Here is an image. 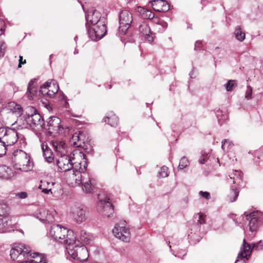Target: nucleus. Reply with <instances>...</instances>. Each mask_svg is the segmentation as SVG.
I'll use <instances>...</instances> for the list:
<instances>
[{"mask_svg": "<svg viewBox=\"0 0 263 263\" xmlns=\"http://www.w3.org/2000/svg\"><path fill=\"white\" fill-rule=\"evenodd\" d=\"M35 81V79L31 80L28 83L25 97L29 100L38 99V98L41 97V96L48 98H52L58 92L59 89V85L55 80L46 82L41 86L39 91H37L36 88L33 86V83Z\"/></svg>", "mask_w": 263, "mask_h": 263, "instance_id": "obj_1", "label": "nucleus"}, {"mask_svg": "<svg viewBox=\"0 0 263 263\" xmlns=\"http://www.w3.org/2000/svg\"><path fill=\"white\" fill-rule=\"evenodd\" d=\"M22 118H17L14 123L11 124L12 128H0V138L5 147L13 145L17 141L18 138V133L15 128H26V125L22 124Z\"/></svg>", "mask_w": 263, "mask_h": 263, "instance_id": "obj_2", "label": "nucleus"}, {"mask_svg": "<svg viewBox=\"0 0 263 263\" xmlns=\"http://www.w3.org/2000/svg\"><path fill=\"white\" fill-rule=\"evenodd\" d=\"M50 234L55 240L68 246H71L76 242L73 232L59 224L51 226Z\"/></svg>", "mask_w": 263, "mask_h": 263, "instance_id": "obj_3", "label": "nucleus"}, {"mask_svg": "<svg viewBox=\"0 0 263 263\" xmlns=\"http://www.w3.org/2000/svg\"><path fill=\"white\" fill-rule=\"evenodd\" d=\"M79 158L81 159V161L85 160V155L78 150L74 151L70 155H61L57 160L59 170L61 172L70 171L74 167L76 162H78Z\"/></svg>", "mask_w": 263, "mask_h": 263, "instance_id": "obj_4", "label": "nucleus"}, {"mask_svg": "<svg viewBox=\"0 0 263 263\" xmlns=\"http://www.w3.org/2000/svg\"><path fill=\"white\" fill-rule=\"evenodd\" d=\"M12 162L14 167L17 170L26 172L32 168L29 156L22 150H16L13 153Z\"/></svg>", "mask_w": 263, "mask_h": 263, "instance_id": "obj_5", "label": "nucleus"}, {"mask_svg": "<svg viewBox=\"0 0 263 263\" xmlns=\"http://www.w3.org/2000/svg\"><path fill=\"white\" fill-rule=\"evenodd\" d=\"M87 167V163L85 160L76 162L74 167L66 174L67 181L71 185H79L81 183L82 175V172H84Z\"/></svg>", "mask_w": 263, "mask_h": 263, "instance_id": "obj_6", "label": "nucleus"}, {"mask_svg": "<svg viewBox=\"0 0 263 263\" xmlns=\"http://www.w3.org/2000/svg\"><path fill=\"white\" fill-rule=\"evenodd\" d=\"M61 120L57 117H51L48 118L46 125L44 128L47 131L50 136L55 137L60 134L64 129L61 124Z\"/></svg>", "mask_w": 263, "mask_h": 263, "instance_id": "obj_7", "label": "nucleus"}, {"mask_svg": "<svg viewBox=\"0 0 263 263\" xmlns=\"http://www.w3.org/2000/svg\"><path fill=\"white\" fill-rule=\"evenodd\" d=\"M70 214L73 220L79 224L85 221L88 217L86 208L79 203L75 204L71 206Z\"/></svg>", "mask_w": 263, "mask_h": 263, "instance_id": "obj_8", "label": "nucleus"}, {"mask_svg": "<svg viewBox=\"0 0 263 263\" xmlns=\"http://www.w3.org/2000/svg\"><path fill=\"white\" fill-rule=\"evenodd\" d=\"M92 28L87 29V32L89 37L92 41H97L101 39L106 33L107 29L104 20L99 22Z\"/></svg>", "mask_w": 263, "mask_h": 263, "instance_id": "obj_9", "label": "nucleus"}, {"mask_svg": "<svg viewBox=\"0 0 263 263\" xmlns=\"http://www.w3.org/2000/svg\"><path fill=\"white\" fill-rule=\"evenodd\" d=\"M24 117L26 123L23 122L22 124L26 125V128H27L28 126L29 125L32 129L40 130L45 126L44 119L39 113L34 112L30 116L28 115L27 117Z\"/></svg>", "mask_w": 263, "mask_h": 263, "instance_id": "obj_10", "label": "nucleus"}, {"mask_svg": "<svg viewBox=\"0 0 263 263\" xmlns=\"http://www.w3.org/2000/svg\"><path fill=\"white\" fill-rule=\"evenodd\" d=\"M68 253L72 258L80 261L86 260L89 256L87 249L84 245L79 246L78 245H76L72 248H71V246H69Z\"/></svg>", "mask_w": 263, "mask_h": 263, "instance_id": "obj_11", "label": "nucleus"}, {"mask_svg": "<svg viewBox=\"0 0 263 263\" xmlns=\"http://www.w3.org/2000/svg\"><path fill=\"white\" fill-rule=\"evenodd\" d=\"M133 15L128 10H123L119 16V32L121 34H126L133 22Z\"/></svg>", "mask_w": 263, "mask_h": 263, "instance_id": "obj_12", "label": "nucleus"}, {"mask_svg": "<svg viewBox=\"0 0 263 263\" xmlns=\"http://www.w3.org/2000/svg\"><path fill=\"white\" fill-rule=\"evenodd\" d=\"M85 18L87 29L90 27V25L95 26L99 22L103 21L101 20V13L93 8H91L87 11Z\"/></svg>", "mask_w": 263, "mask_h": 263, "instance_id": "obj_13", "label": "nucleus"}, {"mask_svg": "<svg viewBox=\"0 0 263 263\" xmlns=\"http://www.w3.org/2000/svg\"><path fill=\"white\" fill-rule=\"evenodd\" d=\"M246 217L249 221L248 226L250 231H256L261 220L260 213L254 211L247 215Z\"/></svg>", "mask_w": 263, "mask_h": 263, "instance_id": "obj_14", "label": "nucleus"}, {"mask_svg": "<svg viewBox=\"0 0 263 263\" xmlns=\"http://www.w3.org/2000/svg\"><path fill=\"white\" fill-rule=\"evenodd\" d=\"M99 212L104 216L110 217L114 214V208L109 199H100L98 203Z\"/></svg>", "mask_w": 263, "mask_h": 263, "instance_id": "obj_15", "label": "nucleus"}, {"mask_svg": "<svg viewBox=\"0 0 263 263\" xmlns=\"http://www.w3.org/2000/svg\"><path fill=\"white\" fill-rule=\"evenodd\" d=\"M114 235L124 242H129L130 239V233L128 228L119 227L116 224L112 230Z\"/></svg>", "mask_w": 263, "mask_h": 263, "instance_id": "obj_16", "label": "nucleus"}, {"mask_svg": "<svg viewBox=\"0 0 263 263\" xmlns=\"http://www.w3.org/2000/svg\"><path fill=\"white\" fill-rule=\"evenodd\" d=\"M30 253V249L24 245H21L13 248L10 250V256L13 260H15L18 257L23 256L25 257H28Z\"/></svg>", "mask_w": 263, "mask_h": 263, "instance_id": "obj_17", "label": "nucleus"}, {"mask_svg": "<svg viewBox=\"0 0 263 263\" xmlns=\"http://www.w3.org/2000/svg\"><path fill=\"white\" fill-rule=\"evenodd\" d=\"M50 144L58 155H64L67 153V145L61 139H54L50 141Z\"/></svg>", "mask_w": 263, "mask_h": 263, "instance_id": "obj_18", "label": "nucleus"}, {"mask_svg": "<svg viewBox=\"0 0 263 263\" xmlns=\"http://www.w3.org/2000/svg\"><path fill=\"white\" fill-rule=\"evenodd\" d=\"M55 212H50L45 209H40L35 214V216L40 221L47 223H51L54 221V217L53 213Z\"/></svg>", "mask_w": 263, "mask_h": 263, "instance_id": "obj_19", "label": "nucleus"}, {"mask_svg": "<svg viewBox=\"0 0 263 263\" xmlns=\"http://www.w3.org/2000/svg\"><path fill=\"white\" fill-rule=\"evenodd\" d=\"M4 112H6L9 116L15 115L16 117H18L22 114L23 109L19 104L14 102H10L7 104L5 109L1 111V114H2Z\"/></svg>", "mask_w": 263, "mask_h": 263, "instance_id": "obj_20", "label": "nucleus"}, {"mask_svg": "<svg viewBox=\"0 0 263 263\" xmlns=\"http://www.w3.org/2000/svg\"><path fill=\"white\" fill-rule=\"evenodd\" d=\"M139 31L141 35L144 37L146 41L149 43L154 41L153 33L151 31L148 25L145 22H142L139 25Z\"/></svg>", "mask_w": 263, "mask_h": 263, "instance_id": "obj_21", "label": "nucleus"}, {"mask_svg": "<svg viewBox=\"0 0 263 263\" xmlns=\"http://www.w3.org/2000/svg\"><path fill=\"white\" fill-rule=\"evenodd\" d=\"M155 11L166 12L170 9L168 3L165 0H152L149 2Z\"/></svg>", "mask_w": 263, "mask_h": 263, "instance_id": "obj_22", "label": "nucleus"}, {"mask_svg": "<svg viewBox=\"0 0 263 263\" xmlns=\"http://www.w3.org/2000/svg\"><path fill=\"white\" fill-rule=\"evenodd\" d=\"M87 176L86 178L84 176H82L81 183L83 186V190L87 193H92L93 190V183L88 175L84 174Z\"/></svg>", "mask_w": 263, "mask_h": 263, "instance_id": "obj_23", "label": "nucleus"}, {"mask_svg": "<svg viewBox=\"0 0 263 263\" xmlns=\"http://www.w3.org/2000/svg\"><path fill=\"white\" fill-rule=\"evenodd\" d=\"M14 175V173L10 167L5 165H0V178L9 179Z\"/></svg>", "mask_w": 263, "mask_h": 263, "instance_id": "obj_24", "label": "nucleus"}, {"mask_svg": "<svg viewBox=\"0 0 263 263\" xmlns=\"http://www.w3.org/2000/svg\"><path fill=\"white\" fill-rule=\"evenodd\" d=\"M28 257L33 263H46L47 261L46 256L44 254L30 252Z\"/></svg>", "mask_w": 263, "mask_h": 263, "instance_id": "obj_25", "label": "nucleus"}, {"mask_svg": "<svg viewBox=\"0 0 263 263\" xmlns=\"http://www.w3.org/2000/svg\"><path fill=\"white\" fill-rule=\"evenodd\" d=\"M251 246L246 243L245 239H243V245L241 247L240 251L238 254V257H243L246 258L247 259H248L249 256L250 255L252 251V249Z\"/></svg>", "mask_w": 263, "mask_h": 263, "instance_id": "obj_26", "label": "nucleus"}, {"mask_svg": "<svg viewBox=\"0 0 263 263\" xmlns=\"http://www.w3.org/2000/svg\"><path fill=\"white\" fill-rule=\"evenodd\" d=\"M41 147L43 153V156L46 161L49 163L52 162L53 160V156L51 149L45 143H43L41 145Z\"/></svg>", "mask_w": 263, "mask_h": 263, "instance_id": "obj_27", "label": "nucleus"}, {"mask_svg": "<svg viewBox=\"0 0 263 263\" xmlns=\"http://www.w3.org/2000/svg\"><path fill=\"white\" fill-rule=\"evenodd\" d=\"M105 122L112 127H116L118 125L119 119L115 114L111 112L106 117Z\"/></svg>", "mask_w": 263, "mask_h": 263, "instance_id": "obj_28", "label": "nucleus"}, {"mask_svg": "<svg viewBox=\"0 0 263 263\" xmlns=\"http://www.w3.org/2000/svg\"><path fill=\"white\" fill-rule=\"evenodd\" d=\"M138 11L140 13L141 16L144 19H152L155 16L154 13L151 10L143 7H139L138 8Z\"/></svg>", "mask_w": 263, "mask_h": 263, "instance_id": "obj_29", "label": "nucleus"}, {"mask_svg": "<svg viewBox=\"0 0 263 263\" xmlns=\"http://www.w3.org/2000/svg\"><path fill=\"white\" fill-rule=\"evenodd\" d=\"M230 178L233 179L234 184L240 185L242 181V173L240 171L235 170L229 175Z\"/></svg>", "mask_w": 263, "mask_h": 263, "instance_id": "obj_30", "label": "nucleus"}, {"mask_svg": "<svg viewBox=\"0 0 263 263\" xmlns=\"http://www.w3.org/2000/svg\"><path fill=\"white\" fill-rule=\"evenodd\" d=\"M79 238L80 241L83 242L84 243H89L92 239V236L87 233L85 230H82L80 232Z\"/></svg>", "mask_w": 263, "mask_h": 263, "instance_id": "obj_31", "label": "nucleus"}, {"mask_svg": "<svg viewBox=\"0 0 263 263\" xmlns=\"http://www.w3.org/2000/svg\"><path fill=\"white\" fill-rule=\"evenodd\" d=\"M11 228L6 218H0V233L9 232L11 231Z\"/></svg>", "mask_w": 263, "mask_h": 263, "instance_id": "obj_32", "label": "nucleus"}, {"mask_svg": "<svg viewBox=\"0 0 263 263\" xmlns=\"http://www.w3.org/2000/svg\"><path fill=\"white\" fill-rule=\"evenodd\" d=\"M27 197V193L25 192H21L12 194L10 197V200H12L16 203H18V199H25Z\"/></svg>", "mask_w": 263, "mask_h": 263, "instance_id": "obj_33", "label": "nucleus"}, {"mask_svg": "<svg viewBox=\"0 0 263 263\" xmlns=\"http://www.w3.org/2000/svg\"><path fill=\"white\" fill-rule=\"evenodd\" d=\"M10 211V209L6 203H0V216L6 217L8 216Z\"/></svg>", "mask_w": 263, "mask_h": 263, "instance_id": "obj_34", "label": "nucleus"}, {"mask_svg": "<svg viewBox=\"0 0 263 263\" xmlns=\"http://www.w3.org/2000/svg\"><path fill=\"white\" fill-rule=\"evenodd\" d=\"M235 37L240 42L243 41L245 39V33L243 32L240 26H237L234 33Z\"/></svg>", "mask_w": 263, "mask_h": 263, "instance_id": "obj_35", "label": "nucleus"}, {"mask_svg": "<svg viewBox=\"0 0 263 263\" xmlns=\"http://www.w3.org/2000/svg\"><path fill=\"white\" fill-rule=\"evenodd\" d=\"M239 195V191L237 189H232L231 190L228 196V200L232 202L235 201Z\"/></svg>", "mask_w": 263, "mask_h": 263, "instance_id": "obj_36", "label": "nucleus"}, {"mask_svg": "<svg viewBox=\"0 0 263 263\" xmlns=\"http://www.w3.org/2000/svg\"><path fill=\"white\" fill-rule=\"evenodd\" d=\"M0 23L3 25V23L0 20ZM3 29L2 27H0V35L3 33ZM6 48L5 44L3 41L0 40V58H2L4 54V50Z\"/></svg>", "mask_w": 263, "mask_h": 263, "instance_id": "obj_37", "label": "nucleus"}, {"mask_svg": "<svg viewBox=\"0 0 263 263\" xmlns=\"http://www.w3.org/2000/svg\"><path fill=\"white\" fill-rule=\"evenodd\" d=\"M194 218L197 219L198 224H202L205 222V217L201 213H198L195 215Z\"/></svg>", "mask_w": 263, "mask_h": 263, "instance_id": "obj_38", "label": "nucleus"}, {"mask_svg": "<svg viewBox=\"0 0 263 263\" xmlns=\"http://www.w3.org/2000/svg\"><path fill=\"white\" fill-rule=\"evenodd\" d=\"M168 168L166 166L161 167L160 171L159 172V176L160 177L164 178L168 176Z\"/></svg>", "mask_w": 263, "mask_h": 263, "instance_id": "obj_39", "label": "nucleus"}, {"mask_svg": "<svg viewBox=\"0 0 263 263\" xmlns=\"http://www.w3.org/2000/svg\"><path fill=\"white\" fill-rule=\"evenodd\" d=\"M189 164V161L185 157H182L179 164L178 167L179 169L182 170L186 167Z\"/></svg>", "mask_w": 263, "mask_h": 263, "instance_id": "obj_40", "label": "nucleus"}, {"mask_svg": "<svg viewBox=\"0 0 263 263\" xmlns=\"http://www.w3.org/2000/svg\"><path fill=\"white\" fill-rule=\"evenodd\" d=\"M236 85L235 81L234 80H229L227 83L225 84V87L228 91H232L234 87Z\"/></svg>", "mask_w": 263, "mask_h": 263, "instance_id": "obj_41", "label": "nucleus"}, {"mask_svg": "<svg viewBox=\"0 0 263 263\" xmlns=\"http://www.w3.org/2000/svg\"><path fill=\"white\" fill-rule=\"evenodd\" d=\"M263 247V241L260 240L259 242L253 244V249H255L256 250H260Z\"/></svg>", "mask_w": 263, "mask_h": 263, "instance_id": "obj_42", "label": "nucleus"}, {"mask_svg": "<svg viewBox=\"0 0 263 263\" xmlns=\"http://www.w3.org/2000/svg\"><path fill=\"white\" fill-rule=\"evenodd\" d=\"M252 93V88L250 86H248L246 91L245 98L247 100L250 99L251 98Z\"/></svg>", "mask_w": 263, "mask_h": 263, "instance_id": "obj_43", "label": "nucleus"}, {"mask_svg": "<svg viewBox=\"0 0 263 263\" xmlns=\"http://www.w3.org/2000/svg\"><path fill=\"white\" fill-rule=\"evenodd\" d=\"M199 195L207 200L211 198L210 193L208 192L200 191L199 192Z\"/></svg>", "mask_w": 263, "mask_h": 263, "instance_id": "obj_44", "label": "nucleus"}, {"mask_svg": "<svg viewBox=\"0 0 263 263\" xmlns=\"http://www.w3.org/2000/svg\"><path fill=\"white\" fill-rule=\"evenodd\" d=\"M46 98H47L46 97L44 101L42 100L41 102L43 106L44 107H45L47 109L49 110L50 109V104Z\"/></svg>", "mask_w": 263, "mask_h": 263, "instance_id": "obj_45", "label": "nucleus"}, {"mask_svg": "<svg viewBox=\"0 0 263 263\" xmlns=\"http://www.w3.org/2000/svg\"><path fill=\"white\" fill-rule=\"evenodd\" d=\"M206 157V155H204L202 154L199 159V162L201 164H204L205 162Z\"/></svg>", "mask_w": 263, "mask_h": 263, "instance_id": "obj_46", "label": "nucleus"}, {"mask_svg": "<svg viewBox=\"0 0 263 263\" xmlns=\"http://www.w3.org/2000/svg\"><path fill=\"white\" fill-rule=\"evenodd\" d=\"M26 62V60H23V57L20 55L19 57V63H18V68L21 67H22V65L25 64Z\"/></svg>", "mask_w": 263, "mask_h": 263, "instance_id": "obj_47", "label": "nucleus"}, {"mask_svg": "<svg viewBox=\"0 0 263 263\" xmlns=\"http://www.w3.org/2000/svg\"><path fill=\"white\" fill-rule=\"evenodd\" d=\"M39 188L42 190V192L45 194H48L49 192H51V189H47L45 188H42V185H40Z\"/></svg>", "mask_w": 263, "mask_h": 263, "instance_id": "obj_48", "label": "nucleus"}, {"mask_svg": "<svg viewBox=\"0 0 263 263\" xmlns=\"http://www.w3.org/2000/svg\"><path fill=\"white\" fill-rule=\"evenodd\" d=\"M228 142H229V140H227V139H224L222 141V144H221V147L222 149H224V146L225 145V144L228 143Z\"/></svg>", "mask_w": 263, "mask_h": 263, "instance_id": "obj_49", "label": "nucleus"}, {"mask_svg": "<svg viewBox=\"0 0 263 263\" xmlns=\"http://www.w3.org/2000/svg\"><path fill=\"white\" fill-rule=\"evenodd\" d=\"M200 44V42L199 41H196L195 43V49H197L199 48V45Z\"/></svg>", "mask_w": 263, "mask_h": 263, "instance_id": "obj_50", "label": "nucleus"}, {"mask_svg": "<svg viewBox=\"0 0 263 263\" xmlns=\"http://www.w3.org/2000/svg\"><path fill=\"white\" fill-rule=\"evenodd\" d=\"M26 258L27 259V260L23 261L20 262L19 263H33L31 261V260H30L29 257H26Z\"/></svg>", "mask_w": 263, "mask_h": 263, "instance_id": "obj_51", "label": "nucleus"}, {"mask_svg": "<svg viewBox=\"0 0 263 263\" xmlns=\"http://www.w3.org/2000/svg\"><path fill=\"white\" fill-rule=\"evenodd\" d=\"M160 24L162 25L164 28H166L167 27V24L165 22H160Z\"/></svg>", "mask_w": 263, "mask_h": 263, "instance_id": "obj_52", "label": "nucleus"}, {"mask_svg": "<svg viewBox=\"0 0 263 263\" xmlns=\"http://www.w3.org/2000/svg\"><path fill=\"white\" fill-rule=\"evenodd\" d=\"M80 136H81L80 134H79V135H74L73 136V138L75 139L77 138L80 139Z\"/></svg>", "mask_w": 263, "mask_h": 263, "instance_id": "obj_53", "label": "nucleus"}, {"mask_svg": "<svg viewBox=\"0 0 263 263\" xmlns=\"http://www.w3.org/2000/svg\"><path fill=\"white\" fill-rule=\"evenodd\" d=\"M74 54H77L78 53V50L77 49H75L74 51Z\"/></svg>", "mask_w": 263, "mask_h": 263, "instance_id": "obj_54", "label": "nucleus"}, {"mask_svg": "<svg viewBox=\"0 0 263 263\" xmlns=\"http://www.w3.org/2000/svg\"><path fill=\"white\" fill-rule=\"evenodd\" d=\"M74 40H77V36H76V37H74Z\"/></svg>", "mask_w": 263, "mask_h": 263, "instance_id": "obj_55", "label": "nucleus"}, {"mask_svg": "<svg viewBox=\"0 0 263 263\" xmlns=\"http://www.w3.org/2000/svg\"><path fill=\"white\" fill-rule=\"evenodd\" d=\"M52 56V54H51V55H50V58H51V57Z\"/></svg>", "mask_w": 263, "mask_h": 263, "instance_id": "obj_56", "label": "nucleus"}]
</instances>
